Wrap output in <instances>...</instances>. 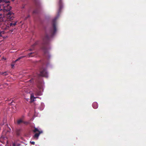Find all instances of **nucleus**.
<instances>
[{
    "label": "nucleus",
    "mask_w": 146,
    "mask_h": 146,
    "mask_svg": "<svg viewBox=\"0 0 146 146\" xmlns=\"http://www.w3.org/2000/svg\"><path fill=\"white\" fill-rule=\"evenodd\" d=\"M7 8H8V9L6 8H5L4 9V10H5L6 11H9L11 9V7L10 6H8L7 7Z\"/></svg>",
    "instance_id": "17"
},
{
    "label": "nucleus",
    "mask_w": 146,
    "mask_h": 146,
    "mask_svg": "<svg viewBox=\"0 0 146 146\" xmlns=\"http://www.w3.org/2000/svg\"><path fill=\"white\" fill-rule=\"evenodd\" d=\"M11 0L12 1H14L15 0Z\"/></svg>",
    "instance_id": "32"
},
{
    "label": "nucleus",
    "mask_w": 146,
    "mask_h": 146,
    "mask_svg": "<svg viewBox=\"0 0 146 146\" xmlns=\"http://www.w3.org/2000/svg\"><path fill=\"white\" fill-rule=\"evenodd\" d=\"M35 5L36 8H39L40 7V3L39 0H34Z\"/></svg>",
    "instance_id": "8"
},
{
    "label": "nucleus",
    "mask_w": 146,
    "mask_h": 146,
    "mask_svg": "<svg viewBox=\"0 0 146 146\" xmlns=\"http://www.w3.org/2000/svg\"><path fill=\"white\" fill-rule=\"evenodd\" d=\"M0 141L2 143H4L5 142H7V138L5 135H2L0 138Z\"/></svg>",
    "instance_id": "7"
},
{
    "label": "nucleus",
    "mask_w": 146,
    "mask_h": 146,
    "mask_svg": "<svg viewBox=\"0 0 146 146\" xmlns=\"http://www.w3.org/2000/svg\"><path fill=\"white\" fill-rule=\"evenodd\" d=\"M59 9L58 11V15H59V14L61 12L62 9L63 7L62 0H59Z\"/></svg>",
    "instance_id": "6"
},
{
    "label": "nucleus",
    "mask_w": 146,
    "mask_h": 146,
    "mask_svg": "<svg viewBox=\"0 0 146 146\" xmlns=\"http://www.w3.org/2000/svg\"><path fill=\"white\" fill-rule=\"evenodd\" d=\"M21 130L20 129H17L16 130V133L18 136L20 135Z\"/></svg>",
    "instance_id": "13"
},
{
    "label": "nucleus",
    "mask_w": 146,
    "mask_h": 146,
    "mask_svg": "<svg viewBox=\"0 0 146 146\" xmlns=\"http://www.w3.org/2000/svg\"><path fill=\"white\" fill-rule=\"evenodd\" d=\"M34 93L36 94V95H40V92H39L38 90L36 89L34 90Z\"/></svg>",
    "instance_id": "9"
},
{
    "label": "nucleus",
    "mask_w": 146,
    "mask_h": 146,
    "mask_svg": "<svg viewBox=\"0 0 146 146\" xmlns=\"http://www.w3.org/2000/svg\"><path fill=\"white\" fill-rule=\"evenodd\" d=\"M20 144L19 143H18L17 142H15L13 143L12 144V146H19L20 145Z\"/></svg>",
    "instance_id": "16"
},
{
    "label": "nucleus",
    "mask_w": 146,
    "mask_h": 146,
    "mask_svg": "<svg viewBox=\"0 0 146 146\" xmlns=\"http://www.w3.org/2000/svg\"><path fill=\"white\" fill-rule=\"evenodd\" d=\"M30 143L32 145H34L35 144V142L34 141H30Z\"/></svg>",
    "instance_id": "23"
},
{
    "label": "nucleus",
    "mask_w": 146,
    "mask_h": 146,
    "mask_svg": "<svg viewBox=\"0 0 146 146\" xmlns=\"http://www.w3.org/2000/svg\"><path fill=\"white\" fill-rule=\"evenodd\" d=\"M36 98L34 97L33 94H31V102L34 101V99H35Z\"/></svg>",
    "instance_id": "12"
},
{
    "label": "nucleus",
    "mask_w": 146,
    "mask_h": 146,
    "mask_svg": "<svg viewBox=\"0 0 146 146\" xmlns=\"http://www.w3.org/2000/svg\"><path fill=\"white\" fill-rule=\"evenodd\" d=\"M23 123L26 125H27L29 123L28 122H27V121H23Z\"/></svg>",
    "instance_id": "22"
},
{
    "label": "nucleus",
    "mask_w": 146,
    "mask_h": 146,
    "mask_svg": "<svg viewBox=\"0 0 146 146\" xmlns=\"http://www.w3.org/2000/svg\"><path fill=\"white\" fill-rule=\"evenodd\" d=\"M14 66V65H13V64H12L11 65V66H12V68H13V67Z\"/></svg>",
    "instance_id": "28"
},
{
    "label": "nucleus",
    "mask_w": 146,
    "mask_h": 146,
    "mask_svg": "<svg viewBox=\"0 0 146 146\" xmlns=\"http://www.w3.org/2000/svg\"><path fill=\"white\" fill-rule=\"evenodd\" d=\"M58 16L55 17L52 20V27L50 29L49 33V36L51 37L53 36L56 32V21Z\"/></svg>",
    "instance_id": "2"
},
{
    "label": "nucleus",
    "mask_w": 146,
    "mask_h": 146,
    "mask_svg": "<svg viewBox=\"0 0 146 146\" xmlns=\"http://www.w3.org/2000/svg\"><path fill=\"white\" fill-rule=\"evenodd\" d=\"M2 9H1V7L0 6V11H2Z\"/></svg>",
    "instance_id": "27"
},
{
    "label": "nucleus",
    "mask_w": 146,
    "mask_h": 146,
    "mask_svg": "<svg viewBox=\"0 0 146 146\" xmlns=\"http://www.w3.org/2000/svg\"><path fill=\"white\" fill-rule=\"evenodd\" d=\"M38 13V11H37V10H35L33 12V13Z\"/></svg>",
    "instance_id": "24"
},
{
    "label": "nucleus",
    "mask_w": 146,
    "mask_h": 146,
    "mask_svg": "<svg viewBox=\"0 0 146 146\" xmlns=\"http://www.w3.org/2000/svg\"><path fill=\"white\" fill-rule=\"evenodd\" d=\"M49 36L46 33L45 36L43 38V46L42 47V49L44 52V54L46 56L47 55L49 56V53L48 51L47 48L46 46L49 42Z\"/></svg>",
    "instance_id": "1"
},
{
    "label": "nucleus",
    "mask_w": 146,
    "mask_h": 146,
    "mask_svg": "<svg viewBox=\"0 0 146 146\" xmlns=\"http://www.w3.org/2000/svg\"><path fill=\"white\" fill-rule=\"evenodd\" d=\"M4 2L7 3H8L9 2V1H7V0H0V2Z\"/></svg>",
    "instance_id": "19"
},
{
    "label": "nucleus",
    "mask_w": 146,
    "mask_h": 146,
    "mask_svg": "<svg viewBox=\"0 0 146 146\" xmlns=\"http://www.w3.org/2000/svg\"><path fill=\"white\" fill-rule=\"evenodd\" d=\"M33 50L32 49H29V50H30V51H31Z\"/></svg>",
    "instance_id": "29"
},
{
    "label": "nucleus",
    "mask_w": 146,
    "mask_h": 146,
    "mask_svg": "<svg viewBox=\"0 0 146 146\" xmlns=\"http://www.w3.org/2000/svg\"><path fill=\"white\" fill-rule=\"evenodd\" d=\"M42 64H43V65H44V62H42Z\"/></svg>",
    "instance_id": "30"
},
{
    "label": "nucleus",
    "mask_w": 146,
    "mask_h": 146,
    "mask_svg": "<svg viewBox=\"0 0 146 146\" xmlns=\"http://www.w3.org/2000/svg\"><path fill=\"white\" fill-rule=\"evenodd\" d=\"M14 14L12 12L9 11L6 14V17L7 19V20L8 21H11L13 20L14 18Z\"/></svg>",
    "instance_id": "3"
},
{
    "label": "nucleus",
    "mask_w": 146,
    "mask_h": 146,
    "mask_svg": "<svg viewBox=\"0 0 146 146\" xmlns=\"http://www.w3.org/2000/svg\"><path fill=\"white\" fill-rule=\"evenodd\" d=\"M34 53L33 52H31V53H29V54H28V56L29 57H32L33 56H32L31 55L33 54Z\"/></svg>",
    "instance_id": "20"
},
{
    "label": "nucleus",
    "mask_w": 146,
    "mask_h": 146,
    "mask_svg": "<svg viewBox=\"0 0 146 146\" xmlns=\"http://www.w3.org/2000/svg\"><path fill=\"white\" fill-rule=\"evenodd\" d=\"M33 131L34 133H36V132H38V133H35L33 137V138L36 139H37L40 134L43 133L42 131H39L37 128L35 127H34V129L33 130Z\"/></svg>",
    "instance_id": "4"
},
{
    "label": "nucleus",
    "mask_w": 146,
    "mask_h": 146,
    "mask_svg": "<svg viewBox=\"0 0 146 146\" xmlns=\"http://www.w3.org/2000/svg\"><path fill=\"white\" fill-rule=\"evenodd\" d=\"M4 33V31H0V37L2 36V34Z\"/></svg>",
    "instance_id": "18"
},
{
    "label": "nucleus",
    "mask_w": 146,
    "mask_h": 146,
    "mask_svg": "<svg viewBox=\"0 0 146 146\" xmlns=\"http://www.w3.org/2000/svg\"><path fill=\"white\" fill-rule=\"evenodd\" d=\"M4 20L3 16L1 14H0V23H1L3 22Z\"/></svg>",
    "instance_id": "15"
},
{
    "label": "nucleus",
    "mask_w": 146,
    "mask_h": 146,
    "mask_svg": "<svg viewBox=\"0 0 146 146\" xmlns=\"http://www.w3.org/2000/svg\"><path fill=\"white\" fill-rule=\"evenodd\" d=\"M30 17V16L29 15H28L25 18V19H28V18H29Z\"/></svg>",
    "instance_id": "25"
},
{
    "label": "nucleus",
    "mask_w": 146,
    "mask_h": 146,
    "mask_svg": "<svg viewBox=\"0 0 146 146\" xmlns=\"http://www.w3.org/2000/svg\"><path fill=\"white\" fill-rule=\"evenodd\" d=\"M7 73V72H3L2 74H3L4 75H5V76H6L8 74Z\"/></svg>",
    "instance_id": "21"
},
{
    "label": "nucleus",
    "mask_w": 146,
    "mask_h": 146,
    "mask_svg": "<svg viewBox=\"0 0 146 146\" xmlns=\"http://www.w3.org/2000/svg\"><path fill=\"white\" fill-rule=\"evenodd\" d=\"M17 23V22H16V21H15V22L13 21V22H11V23H10V25H9V26L10 27H11V26L13 27V26H15L16 24Z\"/></svg>",
    "instance_id": "11"
},
{
    "label": "nucleus",
    "mask_w": 146,
    "mask_h": 146,
    "mask_svg": "<svg viewBox=\"0 0 146 146\" xmlns=\"http://www.w3.org/2000/svg\"><path fill=\"white\" fill-rule=\"evenodd\" d=\"M1 125H3V124H1Z\"/></svg>",
    "instance_id": "33"
},
{
    "label": "nucleus",
    "mask_w": 146,
    "mask_h": 146,
    "mask_svg": "<svg viewBox=\"0 0 146 146\" xmlns=\"http://www.w3.org/2000/svg\"><path fill=\"white\" fill-rule=\"evenodd\" d=\"M23 121L21 119L18 120L17 121V124L18 125H19L21 123H23Z\"/></svg>",
    "instance_id": "14"
},
{
    "label": "nucleus",
    "mask_w": 146,
    "mask_h": 146,
    "mask_svg": "<svg viewBox=\"0 0 146 146\" xmlns=\"http://www.w3.org/2000/svg\"><path fill=\"white\" fill-rule=\"evenodd\" d=\"M40 75L41 76L47 77L48 76V73L46 72V69L42 67L40 69Z\"/></svg>",
    "instance_id": "5"
},
{
    "label": "nucleus",
    "mask_w": 146,
    "mask_h": 146,
    "mask_svg": "<svg viewBox=\"0 0 146 146\" xmlns=\"http://www.w3.org/2000/svg\"><path fill=\"white\" fill-rule=\"evenodd\" d=\"M21 58H19L18 59H17V60H15V61H17V60L20 59Z\"/></svg>",
    "instance_id": "26"
},
{
    "label": "nucleus",
    "mask_w": 146,
    "mask_h": 146,
    "mask_svg": "<svg viewBox=\"0 0 146 146\" xmlns=\"http://www.w3.org/2000/svg\"><path fill=\"white\" fill-rule=\"evenodd\" d=\"M92 106L94 109H96L98 107V104L96 102H94L92 104Z\"/></svg>",
    "instance_id": "10"
},
{
    "label": "nucleus",
    "mask_w": 146,
    "mask_h": 146,
    "mask_svg": "<svg viewBox=\"0 0 146 146\" xmlns=\"http://www.w3.org/2000/svg\"><path fill=\"white\" fill-rule=\"evenodd\" d=\"M35 44L33 45V46H35Z\"/></svg>",
    "instance_id": "31"
}]
</instances>
